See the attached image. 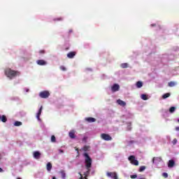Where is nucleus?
<instances>
[{
    "mask_svg": "<svg viewBox=\"0 0 179 179\" xmlns=\"http://www.w3.org/2000/svg\"><path fill=\"white\" fill-rule=\"evenodd\" d=\"M174 164H176V162L173 159H171L169 161L168 167L171 169L172 167H174Z\"/></svg>",
    "mask_w": 179,
    "mask_h": 179,
    "instance_id": "13",
    "label": "nucleus"
},
{
    "mask_svg": "<svg viewBox=\"0 0 179 179\" xmlns=\"http://www.w3.org/2000/svg\"><path fill=\"white\" fill-rule=\"evenodd\" d=\"M51 142H52L53 143H55V142H57V138H55V136L52 135L51 136Z\"/></svg>",
    "mask_w": 179,
    "mask_h": 179,
    "instance_id": "24",
    "label": "nucleus"
},
{
    "mask_svg": "<svg viewBox=\"0 0 179 179\" xmlns=\"http://www.w3.org/2000/svg\"><path fill=\"white\" fill-rule=\"evenodd\" d=\"M145 169H146V166H141L140 167L138 171H139L140 173H142V171H145Z\"/></svg>",
    "mask_w": 179,
    "mask_h": 179,
    "instance_id": "21",
    "label": "nucleus"
},
{
    "mask_svg": "<svg viewBox=\"0 0 179 179\" xmlns=\"http://www.w3.org/2000/svg\"><path fill=\"white\" fill-rule=\"evenodd\" d=\"M52 179H57L55 176H53Z\"/></svg>",
    "mask_w": 179,
    "mask_h": 179,
    "instance_id": "38",
    "label": "nucleus"
},
{
    "mask_svg": "<svg viewBox=\"0 0 179 179\" xmlns=\"http://www.w3.org/2000/svg\"><path fill=\"white\" fill-rule=\"evenodd\" d=\"M128 159L131 164H134V166H139V162L135 159V156L131 155Z\"/></svg>",
    "mask_w": 179,
    "mask_h": 179,
    "instance_id": "3",
    "label": "nucleus"
},
{
    "mask_svg": "<svg viewBox=\"0 0 179 179\" xmlns=\"http://www.w3.org/2000/svg\"><path fill=\"white\" fill-rule=\"evenodd\" d=\"M1 120L2 122H6L8 121L6 116H5V115H2L1 117Z\"/></svg>",
    "mask_w": 179,
    "mask_h": 179,
    "instance_id": "20",
    "label": "nucleus"
},
{
    "mask_svg": "<svg viewBox=\"0 0 179 179\" xmlns=\"http://www.w3.org/2000/svg\"><path fill=\"white\" fill-rule=\"evenodd\" d=\"M15 127H20V125H22V122H19V121H16L14 123Z\"/></svg>",
    "mask_w": 179,
    "mask_h": 179,
    "instance_id": "23",
    "label": "nucleus"
},
{
    "mask_svg": "<svg viewBox=\"0 0 179 179\" xmlns=\"http://www.w3.org/2000/svg\"><path fill=\"white\" fill-rule=\"evenodd\" d=\"M175 111H176V107L172 106V107H171V108H169V112H170L171 113H174Z\"/></svg>",
    "mask_w": 179,
    "mask_h": 179,
    "instance_id": "26",
    "label": "nucleus"
},
{
    "mask_svg": "<svg viewBox=\"0 0 179 179\" xmlns=\"http://www.w3.org/2000/svg\"><path fill=\"white\" fill-rule=\"evenodd\" d=\"M69 136L71 138V139H75V138H76V135H75V131H70L69 133Z\"/></svg>",
    "mask_w": 179,
    "mask_h": 179,
    "instance_id": "12",
    "label": "nucleus"
},
{
    "mask_svg": "<svg viewBox=\"0 0 179 179\" xmlns=\"http://www.w3.org/2000/svg\"><path fill=\"white\" fill-rule=\"evenodd\" d=\"M69 33H72V29H70V30H69Z\"/></svg>",
    "mask_w": 179,
    "mask_h": 179,
    "instance_id": "39",
    "label": "nucleus"
},
{
    "mask_svg": "<svg viewBox=\"0 0 179 179\" xmlns=\"http://www.w3.org/2000/svg\"><path fill=\"white\" fill-rule=\"evenodd\" d=\"M137 177H138L137 175H131L130 176V178H131V179L137 178Z\"/></svg>",
    "mask_w": 179,
    "mask_h": 179,
    "instance_id": "29",
    "label": "nucleus"
},
{
    "mask_svg": "<svg viewBox=\"0 0 179 179\" xmlns=\"http://www.w3.org/2000/svg\"><path fill=\"white\" fill-rule=\"evenodd\" d=\"M108 177H111L113 179H118V176H117V173L115 172H108L107 173Z\"/></svg>",
    "mask_w": 179,
    "mask_h": 179,
    "instance_id": "6",
    "label": "nucleus"
},
{
    "mask_svg": "<svg viewBox=\"0 0 179 179\" xmlns=\"http://www.w3.org/2000/svg\"><path fill=\"white\" fill-rule=\"evenodd\" d=\"M85 121L87 122H96V118L94 117H86Z\"/></svg>",
    "mask_w": 179,
    "mask_h": 179,
    "instance_id": "15",
    "label": "nucleus"
},
{
    "mask_svg": "<svg viewBox=\"0 0 179 179\" xmlns=\"http://www.w3.org/2000/svg\"><path fill=\"white\" fill-rule=\"evenodd\" d=\"M168 86H169V87H174V86H176V83L171 81L168 83Z\"/></svg>",
    "mask_w": 179,
    "mask_h": 179,
    "instance_id": "19",
    "label": "nucleus"
},
{
    "mask_svg": "<svg viewBox=\"0 0 179 179\" xmlns=\"http://www.w3.org/2000/svg\"><path fill=\"white\" fill-rule=\"evenodd\" d=\"M46 169L48 171H50L52 169V164L51 162H48L46 165Z\"/></svg>",
    "mask_w": 179,
    "mask_h": 179,
    "instance_id": "16",
    "label": "nucleus"
},
{
    "mask_svg": "<svg viewBox=\"0 0 179 179\" xmlns=\"http://www.w3.org/2000/svg\"><path fill=\"white\" fill-rule=\"evenodd\" d=\"M76 55V52H70L68 53V58L72 59L74 58Z\"/></svg>",
    "mask_w": 179,
    "mask_h": 179,
    "instance_id": "14",
    "label": "nucleus"
},
{
    "mask_svg": "<svg viewBox=\"0 0 179 179\" xmlns=\"http://www.w3.org/2000/svg\"><path fill=\"white\" fill-rule=\"evenodd\" d=\"M41 156V153H40V152L35 151L34 152V159H40Z\"/></svg>",
    "mask_w": 179,
    "mask_h": 179,
    "instance_id": "10",
    "label": "nucleus"
},
{
    "mask_svg": "<svg viewBox=\"0 0 179 179\" xmlns=\"http://www.w3.org/2000/svg\"><path fill=\"white\" fill-rule=\"evenodd\" d=\"M156 160V157H154L153 159H152V163H155V161Z\"/></svg>",
    "mask_w": 179,
    "mask_h": 179,
    "instance_id": "35",
    "label": "nucleus"
},
{
    "mask_svg": "<svg viewBox=\"0 0 179 179\" xmlns=\"http://www.w3.org/2000/svg\"><path fill=\"white\" fill-rule=\"evenodd\" d=\"M39 54H45V50H40Z\"/></svg>",
    "mask_w": 179,
    "mask_h": 179,
    "instance_id": "31",
    "label": "nucleus"
},
{
    "mask_svg": "<svg viewBox=\"0 0 179 179\" xmlns=\"http://www.w3.org/2000/svg\"><path fill=\"white\" fill-rule=\"evenodd\" d=\"M141 99L142 100H148V95L147 94H141Z\"/></svg>",
    "mask_w": 179,
    "mask_h": 179,
    "instance_id": "25",
    "label": "nucleus"
},
{
    "mask_svg": "<svg viewBox=\"0 0 179 179\" xmlns=\"http://www.w3.org/2000/svg\"><path fill=\"white\" fill-rule=\"evenodd\" d=\"M117 103L119 106H122V107H125L127 106V103L121 99L117 100Z\"/></svg>",
    "mask_w": 179,
    "mask_h": 179,
    "instance_id": "11",
    "label": "nucleus"
},
{
    "mask_svg": "<svg viewBox=\"0 0 179 179\" xmlns=\"http://www.w3.org/2000/svg\"><path fill=\"white\" fill-rule=\"evenodd\" d=\"M120 66L122 69L128 68V64H127V63H122L120 64Z\"/></svg>",
    "mask_w": 179,
    "mask_h": 179,
    "instance_id": "22",
    "label": "nucleus"
},
{
    "mask_svg": "<svg viewBox=\"0 0 179 179\" xmlns=\"http://www.w3.org/2000/svg\"><path fill=\"white\" fill-rule=\"evenodd\" d=\"M162 176L164 178H167V177H169V174L167 173H163Z\"/></svg>",
    "mask_w": 179,
    "mask_h": 179,
    "instance_id": "28",
    "label": "nucleus"
},
{
    "mask_svg": "<svg viewBox=\"0 0 179 179\" xmlns=\"http://www.w3.org/2000/svg\"><path fill=\"white\" fill-rule=\"evenodd\" d=\"M176 143H177V139L173 140V145H176Z\"/></svg>",
    "mask_w": 179,
    "mask_h": 179,
    "instance_id": "33",
    "label": "nucleus"
},
{
    "mask_svg": "<svg viewBox=\"0 0 179 179\" xmlns=\"http://www.w3.org/2000/svg\"><path fill=\"white\" fill-rule=\"evenodd\" d=\"M17 179H22L21 178H17Z\"/></svg>",
    "mask_w": 179,
    "mask_h": 179,
    "instance_id": "40",
    "label": "nucleus"
},
{
    "mask_svg": "<svg viewBox=\"0 0 179 179\" xmlns=\"http://www.w3.org/2000/svg\"><path fill=\"white\" fill-rule=\"evenodd\" d=\"M60 69L62 71H66V68H65L64 66H60Z\"/></svg>",
    "mask_w": 179,
    "mask_h": 179,
    "instance_id": "30",
    "label": "nucleus"
},
{
    "mask_svg": "<svg viewBox=\"0 0 179 179\" xmlns=\"http://www.w3.org/2000/svg\"><path fill=\"white\" fill-rule=\"evenodd\" d=\"M0 120H1V115H0Z\"/></svg>",
    "mask_w": 179,
    "mask_h": 179,
    "instance_id": "42",
    "label": "nucleus"
},
{
    "mask_svg": "<svg viewBox=\"0 0 179 179\" xmlns=\"http://www.w3.org/2000/svg\"><path fill=\"white\" fill-rule=\"evenodd\" d=\"M39 97L41 99H48L50 97V92L43 91L39 93Z\"/></svg>",
    "mask_w": 179,
    "mask_h": 179,
    "instance_id": "4",
    "label": "nucleus"
},
{
    "mask_svg": "<svg viewBox=\"0 0 179 179\" xmlns=\"http://www.w3.org/2000/svg\"><path fill=\"white\" fill-rule=\"evenodd\" d=\"M142 86H143V83L141 81H138L136 83V87H138V89H141Z\"/></svg>",
    "mask_w": 179,
    "mask_h": 179,
    "instance_id": "18",
    "label": "nucleus"
},
{
    "mask_svg": "<svg viewBox=\"0 0 179 179\" xmlns=\"http://www.w3.org/2000/svg\"><path fill=\"white\" fill-rule=\"evenodd\" d=\"M170 93H166L162 96L163 99H167L168 97H170Z\"/></svg>",
    "mask_w": 179,
    "mask_h": 179,
    "instance_id": "27",
    "label": "nucleus"
},
{
    "mask_svg": "<svg viewBox=\"0 0 179 179\" xmlns=\"http://www.w3.org/2000/svg\"><path fill=\"white\" fill-rule=\"evenodd\" d=\"M84 157H85V167L87 169V171L85 172L84 173V179H87V177L89 176V175L90 174V169H92V158L90 157V156H89V154H87V152H85L83 154ZM80 179H83V176L82 175Z\"/></svg>",
    "mask_w": 179,
    "mask_h": 179,
    "instance_id": "1",
    "label": "nucleus"
},
{
    "mask_svg": "<svg viewBox=\"0 0 179 179\" xmlns=\"http://www.w3.org/2000/svg\"><path fill=\"white\" fill-rule=\"evenodd\" d=\"M2 171H3V169H2L1 168H0V173H2Z\"/></svg>",
    "mask_w": 179,
    "mask_h": 179,
    "instance_id": "37",
    "label": "nucleus"
},
{
    "mask_svg": "<svg viewBox=\"0 0 179 179\" xmlns=\"http://www.w3.org/2000/svg\"><path fill=\"white\" fill-rule=\"evenodd\" d=\"M38 65L44 66L47 65V62L44 61L43 59H39L36 61Z\"/></svg>",
    "mask_w": 179,
    "mask_h": 179,
    "instance_id": "9",
    "label": "nucleus"
},
{
    "mask_svg": "<svg viewBox=\"0 0 179 179\" xmlns=\"http://www.w3.org/2000/svg\"><path fill=\"white\" fill-rule=\"evenodd\" d=\"M176 131H179V127H176Z\"/></svg>",
    "mask_w": 179,
    "mask_h": 179,
    "instance_id": "36",
    "label": "nucleus"
},
{
    "mask_svg": "<svg viewBox=\"0 0 179 179\" xmlns=\"http://www.w3.org/2000/svg\"><path fill=\"white\" fill-rule=\"evenodd\" d=\"M43 111V106H41L36 114V118L38 121H40V115H41V113Z\"/></svg>",
    "mask_w": 179,
    "mask_h": 179,
    "instance_id": "8",
    "label": "nucleus"
},
{
    "mask_svg": "<svg viewBox=\"0 0 179 179\" xmlns=\"http://www.w3.org/2000/svg\"><path fill=\"white\" fill-rule=\"evenodd\" d=\"M118 90H120V85L118 84H114L112 87H111V91L114 93L115 92H118Z\"/></svg>",
    "mask_w": 179,
    "mask_h": 179,
    "instance_id": "7",
    "label": "nucleus"
},
{
    "mask_svg": "<svg viewBox=\"0 0 179 179\" xmlns=\"http://www.w3.org/2000/svg\"><path fill=\"white\" fill-rule=\"evenodd\" d=\"M4 72L8 79H13L20 75V72L12 70L11 69H6Z\"/></svg>",
    "mask_w": 179,
    "mask_h": 179,
    "instance_id": "2",
    "label": "nucleus"
},
{
    "mask_svg": "<svg viewBox=\"0 0 179 179\" xmlns=\"http://www.w3.org/2000/svg\"><path fill=\"white\" fill-rule=\"evenodd\" d=\"M155 26H156V24H151V27H155Z\"/></svg>",
    "mask_w": 179,
    "mask_h": 179,
    "instance_id": "34",
    "label": "nucleus"
},
{
    "mask_svg": "<svg viewBox=\"0 0 179 179\" xmlns=\"http://www.w3.org/2000/svg\"><path fill=\"white\" fill-rule=\"evenodd\" d=\"M178 122H179V120H178Z\"/></svg>",
    "mask_w": 179,
    "mask_h": 179,
    "instance_id": "41",
    "label": "nucleus"
},
{
    "mask_svg": "<svg viewBox=\"0 0 179 179\" xmlns=\"http://www.w3.org/2000/svg\"><path fill=\"white\" fill-rule=\"evenodd\" d=\"M101 138L103 141H113V137H111V136H110V134H101Z\"/></svg>",
    "mask_w": 179,
    "mask_h": 179,
    "instance_id": "5",
    "label": "nucleus"
},
{
    "mask_svg": "<svg viewBox=\"0 0 179 179\" xmlns=\"http://www.w3.org/2000/svg\"><path fill=\"white\" fill-rule=\"evenodd\" d=\"M59 174L62 177V178L65 179L66 177V173H65V171H60Z\"/></svg>",
    "mask_w": 179,
    "mask_h": 179,
    "instance_id": "17",
    "label": "nucleus"
},
{
    "mask_svg": "<svg viewBox=\"0 0 179 179\" xmlns=\"http://www.w3.org/2000/svg\"><path fill=\"white\" fill-rule=\"evenodd\" d=\"M55 20H62V17L56 18L55 19Z\"/></svg>",
    "mask_w": 179,
    "mask_h": 179,
    "instance_id": "32",
    "label": "nucleus"
}]
</instances>
